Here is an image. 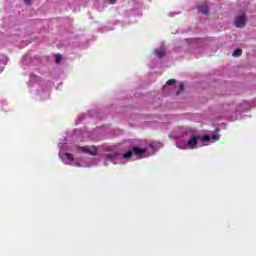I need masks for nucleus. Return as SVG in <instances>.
Returning <instances> with one entry per match:
<instances>
[{
	"mask_svg": "<svg viewBox=\"0 0 256 256\" xmlns=\"http://www.w3.org/2000/svg\"><path fill=\"white\" fill-rule=\"evenodd\" d=\"M201 141V136L192 135L191 138L187 141L186 147H189V149H196L197 143Z\"/></svg>",
	"mask_w": 256,
	"mask_h": 256,
	"instance_id": "f257e3e1",
	"label": "nucleus"
},
{
	"mask_svg": "<svg viewBox=\"0 0 256 256\" xmlns=\"http://www.w3.org/2000/svg\"><path fill=\"white\" fill-rule=\"evenodd\" d=\"M247 23V19L245 18V15L237 16L234 19V25L238 27L239 29H243Z\"/></svg>",
	"mask_w": 256,
	"mask_h": 256,
	"instance_id": "f03ea898",
	"label": "nucleus"
},
{
	"mask_svg": "<svg viewBox=\"0 0 256 256\" xmlns=\"http://www.w3.org/2000/svg\"><path fill=\"white\" fill-rule=\"evenodd\" d=\"M166 53L167 50L164 47H160L159 49L155 50V55L158 57V59H163Z\"/></svg>",
	"mask_w": 256,
	"mask_h": 256,
	"instance_id": "7ed1b4c3",
	"label": "nucleus"
},
{
	"mask_svg": "<svg viewBox=\"0 0 256 256\" xmlns=\"http://www.w3.org/2000/svg\"><path fill=\"white\" fill-rule=\"evenodd\" d=\"M132 153L133 155H143V153H145V149L134 146L132 148Z\"/></svg>",
	"mask_w": 256,
	"mask_h": 256,
	"instance_id": "20e7f679",
	"label": "nucleus"
},
{
	"mask_svg": "<svg viewBox=\"0 0 256 256\" xmlns=\"http://www.w3.org/2000/svg\"><path fill=\"white\" fill-rule=\"evenodd\" d=\"M78 151H82V153H87L88 155H95L91 150L84 146L78 147Z\"/></svg>",
	"mask_w": 256,
	"mask_h": 256,
	"instance_id": "39448f33",
	"label": "nucleus"
},
{
	"mask_svg": "<svg viewBox=\"0 0 256 256\" xmlns=\"http://www.w3.org/2000/svg\"><path fill=\"white\" fill-rule=\"evenodd\" d=\"M197 9L200 13H203L204 15H207V13H209V7L207 6H198Z\"/></svg>",
	"mask_w": 256,
	"mask_h": 256,
	"instance_id": "423d86ee",
	"label": "nucleus"
},
{
	"mask_svg": "<svg viewBox=\"0 0 256 256\" xmlns=\"http://www.w3.org/2000/svg\"><path fill=\"white\" fill-rule=\"evenodd\" d=\"M241 55H243V50H241V48H237L232 53V57H241Z\"/></svg>",
	"mask_w": 256,
	"mask_h": 256,
	"instance_id": "0eeeda50",
	"label": "nucleus"
},
{
	"mask_svg": "<svg viewBox=\"0 0 256 256\" xmlns=\"http://www.w3.org/2000/svg\"><path fill=\"white\" fill-rule=\"evenodd\" d=\"M133 156V150H128L126 153L123 154L124 159H130Z\"/></svg>",
	"mask_w": 256,
	"mask_h": 256,
	"instance_id": "6e6552de",
	"label": "nucleus"
},
{
	"mask_svg": "<svg viewBox=\"0 0 256 256\" xmlns=\"http://www.w3.org/2000/svg\"><path fill=\"white\" fill-rule=\"evenodd\" d=\"M200 141H204V143H209V141H211V136L204 135V136L200 137Z\"/></svg>",
	"mask_w": 256,
	"mask_h": 256,
	"instance_id": "1a4fd4ad",
	"label": "nucleus"
},
{
	"mask_svg": "<svg viewBox=\"0 0 256 256\" xmlns=\"http://www.w3.org/2000/svg\"><path fill=\"white\" fill-rule=\"evenodd\" d=\"M184 89H185V84H183L182 82L179 85V91L176 92V95H180V93H183Z\"/></svg>",
	"mask_w": 256,
	"mask_h": 256,
	"instance_id": "9d476101",
	"label": "nucleus"
},
{
	"mask_svg": "<svg viewBox=\"0 0 256 256\" xmlns=\"http://www.w3.org/2000/svg\"><path fill=\"white\" fill-rule=\"evenodd\" d=\"M116 158H117V155L115 153L106 155V159H108V161H113V159H116Z\"/></svg>",
	"mask_w": 256,
	"mask_h": 256,
	"instance_id": "9b49d317",
	"label": "nucleus"
},
{
	"mask_svg": "<svg viewBox=\"0 0 256 256\" xmlns=\"http://www.w3.org/2000/svg\"><path fill=\"white\" fill-rule=\"evenodd\" d=\"M65 159H67L68 161H73V155L69 154V153H65L64 154Z\"/></svg>",
	"mask_w": 256,
	"mask_h": 256,
	"instance_id": "f8f14e48",
	"label": "nucleus"
},
{
	"mask_svg": "<svg viewBox=\"0 0 256 256\" xmlns=\"http://www.w3.org/2000/svg\"><path fill=\"white\" fill-rule=\"evenodd\" d=\"M61 59H62L61 54H56V55H55V62H56V63H61Z\"/></svg>",
	"mask_w": 256,
	"mask_h": 256,
	"instance_id": "ddd939ff",
	"label": "nucleus"
},
{
	"mask_svg": "<svg viewBox=\"0 0 256 256\" xmlns=\"http://www.w3.org/2000/svg\"><path fill=\"white\" fill-rule=\"evenodd\" d=\"M177 83V80L175 79H170L166 82V85H175Z\"/></svg>",
	"mask_w": 256,
	"mask_h": 256,
	"instance_id": "4468645a",
	"label": "nucleus"
},
{
	"mask_svg": "<svg viewBox=\"0 0 256 256\" xmlns=\"http://www.w3.org/2000/svg\"><path fill=\"white\" fill-rule=\"evenodd\" d=\"M210 139H213V141H219V135L213 134L212 136H210Z\"/></svg>",
	"mask_w": 256,
	"mask_h": 256,
	"instance_id": "2eb2a0df",
	"label": "nucleus"
},
{
	"mask_svg": "<svg viewBox=\"0 0 256 256\" xmlns=\"http://www.w3.org/2000/svg\"><path fill=\"white\" fill-rule=\"evenodd\" d=\"M24 5H31V0H24Z\"/></svg>",
	"mask_w": 256,
	"mask_h": 256,
	"instance_id": "dca6fc26",
	"label": "nucleus"
},
{
	"mask_svg": "<svg viewBox=\"0 0 256 256\" xmlns=\"http://www.w3.org/2000/svg\"><path fill=\"white\" fill-rule=\"evenodd\" d=\"M109 3H110L111 5H115V4L117 3V0H109Z\"/></svg>",
	"mask_w": 256,
	"mask_h": 256,
	"instance_id": "f3484780",
	"label": "nucleus"
}]
</instances>
